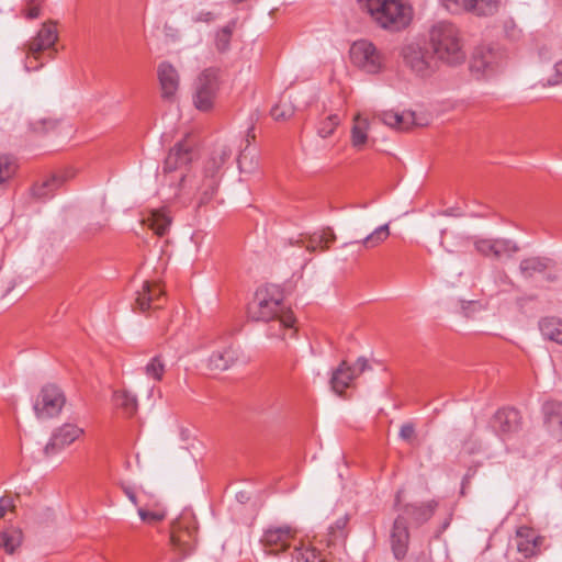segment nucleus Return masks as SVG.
<instances>
[{
    "mask_svg": "<svg viewBox=\"0 0 562 562\" xmlns=\"http://www.w3.org/2000/svg\"><path fill=\"white\" fill-rule=\"evenodd\" d=\"M340 123V120H339V116L337 114H331L329 116H327L321 124H319V127H318V135L322 137V138H327L328 136H330L335 128L339 125Z\"/></svg>",
    "mask_w": 562,
    "mask_h": 562,
    "instance_id": "nucleus-40",
    "label": "nucleus"
},
{
    "mask_svg": "<svg viewBox=\"0 0 562 562\" xmlns=\"http://www.w3.org/2000/svg\"><path fill=\"white\" fill-rule=\"evenodd\" d=\"M158 80L161 89V98L173 101L179 89V74L168 61H162L157 68Z\"/></svg>",
    "mask_w": 562,
    "mask_h": 562,
    "instance_id": "nucleus-19",
    "label": "nucleus"
},
{
    "mask_svg": "<svg viewBox=\"0 0 562 562\" xmlns=\"http://www.w3.org/2000/svg\"><path fill=\"white\" fill-rule=\"evenodd\" d=\"M414 435L415 428L412 424H404L400 429V437L405 441L411 440L414 437Z\"/></svg>",
    "mask_w": 562,
    "mask_h": 562,
    "instance_id": "nucleus-49",
    "label": "nucleus"
},
{
    "mask_svg": "<svg viewBox=\"0 0 562 562\" xmlns=\"http://www.w3.org/2000/svg\"><path fill=\"white\" fill-rule=\"evenodd\" d=\"M196 526L190 515H183L171 525L170 544L172 550L184 558L190 554L196 544Z\"/></svg>",
    "mask_w": 562,
    "mask_h": 562,
    "instance_id": "nucleus-9",
    "label": "nucleus"
},
{
    "mask_svg": "<svg viewBox=\"0 0 562 562\" xmlns=\"http://www.w3.org/2000/svg\"><path fill=\"white\" fill-rule=\"evenodd\" d=\"M143 223L153 229L155 234L164 236L170 227L171 217L166 209L151 210L143 218Z\"/></svg>",
    "mask_w": 562,
    "mask_h": 562,
    "instance_id": "nucleus-26",
    "label": "nucleus"
},
{
    "mask_svg": "<svg viewBox=\"0 0 562 562\" xmlns=\"http://www.w3.org/2000/svg\"><path fill=\"white\" fill-rule=\"evenodd\" d=\"M245 159H246V155L244 153H241L238 158H237V162H238V167L240 169V171H245Z\"/></svg>",
    "mask_w": 562,
    "mask_h": 562,
    "instance_id": "nucleus-54",
    "label": "nucleus"
},
{
    "mask_svg": "<svg viewBox=\"0 0 562 562\" xmlns=\"http://www.w3.org/2000/svg\"><path fill=\"white\" fill-rule=\"evenodd\" d=\"M241 357L240 348L234 344H228L210 356L207 367L211 370L225 371L240 361Z\"/></svg>",
    "mask_w": 562,
    "mask_h": 562,
    "instance_id": "nucleus-20",
    "label": "nucleus"
},
{
    "mask_svg": "<svg viewBox=\"0 0 562 562\" xmlns=\"http://www.w3.org/2000/svg\"><path fill=\"white\" fill-rule=\"evenodd\" d=\"M499 0H468L465 11L480 16L493 15L497 12Z\"/></svg>",
    "mask_w": 562,
    "mask_h": 562,
    "instance_id": "nucleus-33",
    "label": "nucleus"
},
{
    "mask_svg": "<svg viewBox=\"0 0 562 562\" xmlns=\"http://www.w3.org/2000/svg\"><path fill=\"white\" fill-rule=\"evenodd\" d=\"M165 362L160 355L153 357L148 363L143 368L147 378L158 382L161 381L165 373Z\"/></svg>",
    "mask_w": 562,
    "mask_h": 562,
    "instance_id": "nucleus-38",
    "label": "nucleus"
},
{
    "mask_svg": "<svg viewBox=\"0 0 562 562\" xmlns=\"http://www.w3.org/2000/svg\"><path fill=\"white\" fill-rule=\"evenodd\" d=\"M41 14V5L38 3H34V0H27V9L25 10V18L29 20H34L38 18Z\"/></svg>",
    "mask_w": 562,
    "mask_h": 562,
    "instance_id": "nucleus-46",
    "label": "nucleus"
},
{
    "mask_svg": "<svg viewBox=\"0 0 562 562\" xmlns=\"http://www.w3.org/2000/svg\"><path fill=\"white\" fill-rule=\"evenodd\" d=\"M544 425L551 436L557 440H562V403L558 401H547L542 406Z\"/></svg>",
    "mask_w": 562,
    "mask_h": 562,
    "instance_id": "nucleus-22",
    "label": "nucleus"
},
{
    "mask_svg": "<svg viewBox=\"0 0 562 562\" xmlns=\"http://www.w3.org/2000/svg\"><path fill=\"white\" fill-rule=\"evenodd\" d=\"M367 369H369L368 360L363 357L358 358L352 367L349 366L347 361H342L333 372L330 379V386L333 391L341 395L344 391L350 386L352 380Z\"/></svg>",
    "mask_w": 562,
    "mask_h": 562,
    "instance_id": "nucleus-17",
    "label": "nucleus"
},
{
    "mask_svg": "<svg viewBox=\"0 0 562 562\" xmlns=\"http://www.w3.org/2000/svg\"><path fill=\"white\" fill-rule=\"evenodd\" d=\"M270 113L276 121L288 120L293 115L294 106L290 98L282 95L280 101L271 109Z\"/></svg>",
    "mask_w": 562,
    "mask_h": 562,
    "instance_id": "nucleus-39",
    "label": "nucleus"
},
{
    "mask_svg": "<svg viewBox=\"0 0 562 562\" xmlns=\"http://www.w3.org/2000/svg\"><path fill=\"white\" fill-rule=\"evenodd\" d=\"M296 535L297 530L290 525L269 526L260 541L269 554L279 555L297 542Z\"/></svg>",
    "mask_w": 562,
    "mask_h": 562,
    "instance_id": "nucleus-13",
    "label": "nucleus"
},
{
    "mask_svg": "<svg viewBox=\"0 0 562 562\" xmlns=\"http://www.w3.org/2000/svg\"><path fill=\"white\" fill-rule=\"evenodd\" d=\"M34 3H36V0H34Z\"/></svg>",
    "mask_w": 562,
    "mask_h": 562,
    "instance_id": "nucleus-62",
    "label": "nucleus"
},
{
    "mask_svg": "<svg viewBox=\"0 0 562 562\" xmlns=\"http://www.w3.org/2000/svg\"><path fill=\"white\" fill-rule=\"evenodd\" d=\"M539 328L544 338L562 345V319L544 317L540 321Z\"/></svg>",
    "mask_w": 562,
    "mask_h": 562,
    "instance_id": "nucleus-29",
    "label": "nucleus"
},
{
    "mask_svg": "<svg viewBox=\"0 0 562 562\" xmlns=\"http://www.w3.org/2000/svg\"><path fill=\"white\" fill-rule=\"evenodd\" d=\"M58 40L56 23H43L37 34L26 44L24 67L27 71L37 70L46 60L54 58Z\"/></svg>",
    "mask_w": 562,
    "mask_h": 562,
    "instance_id": "nucleus-4",
    "label": "nucleus"
},
{
    "mask_svg": "<svg viewBox=\"0 0 562 562\" xmlns=\"http://www.w3.org/2000/svg\"><path fill=\"white\" fill-rule=\"evenodd\" d=\"M336 236L331 228H326L321 233H314L310 235L306 239L301 240L302 246H304L308 251L314 252L317 249L326 250L329 248V245L335 240Z\"/></svg>",
    "mask_w": 562,
    "mask_h": 562,
    "instance_id": "nucleus-28",
    "label": "nucleus"
},
{
    "mask_svg": "<svg viewBox=\"0 0 562 562\" xmlns=\"http://www.w3.org/2000/svg\"><path fill=\"white\" fill-rule=\"evenodd\" d=\"M42 123H43V125H44V130H45V131H48L49 128H53V127H54V125H55V123H54V122H52V121H43Z\"/></svg>",
    "mask_w": 562,
    "mask_h": 562,
    "instance_id": "nucleus-55",
    "label": "nucleus"
},
{
    "mask_svg": "<svg viewBox=\"0 0 562 562\" xmlns=\"http://www.w3.org/2000/svg\"><path fill=\"white\" fill-rule=\"evenodd\" d=\"M382 29L400 31L408 25L412 11L402 0H358Z\"/></svg>",
    "mask_w": 562,
    "mask_h": 562,
    "instance_id": "nucleus-3",
    "label": "nucleus"
},
{
    "mask_svg": "<svg viewBox=\"0 0 562 562\" xmlns=\"http://www.w3.org/2000/svg\"><path fill=\"white\" fill-rule=\"evenodd\" d=\"M349 53L351 63L367 74H378L383 68L384 58L381 52L367 40L356 41Z\"/></svg>",
    "mask_w": 562,
    "mask_h": 562,
    "instance_id": "nucleus-10",
    "label": "nucleus"
},
{
    "mask_svg": "<svg viewBox=\"0 0 562 562\" xmlns=\"http://www.w3.org/2000/svg\"><path fill=\"white\" fill-rule=\"evenodd\" d=\"M369 121L357 114L351 128V144L357 149H362L368 140Z\"/></svg>",
    "mask_w": 562,
    "mask_h": 562,
    "instance_id": "nucleus-32",
    "label": "nucleus"
},
{
    "mask_svg": "<svg viewBox=\"0 0 562 562\" xmlns=\"http://www.w3.org/2000/svg\"><path fill=\"white\" fill-rule=\"evenodd\" d=\"M82 435L83 429L75 424L66 423L61 425L52 432L48 442L43 449L44 456L50 458L57 454Z\"/></svg>",
    "mask_w": 562,
    "mask_h": 562,
    "instance_id": "nucleus-16",
    "label": "nucleus"
},
{
    "mask_svg": "<svg viewBox=\"0 0 562 562\" xmlns=\"http://www.w3.org/2000/svg\"><path fill=\"white\" fill-rule=\"evenodd\" d=\"M461 310L464 316L469 317L471 313L482 310V304L477 301H462Z\"/></svg>",
    "mask_w": 562,
    "mask_h": 562,
    "instance_id": "nucleus-45",
    "label": "nucleus"
},
{
    "mask_svg": "<svg viewBox=\"0 0 562 562\" xmlns=\"http://www.w3.org/2000/svg\"><path fill=\"white\" fill-rule=\"evenodd\" d=\"M124 493L134 505L138 504L137 496L132 487H124Z\"/></svg>",
    "mask_w": 562,
    "mask_h": 562,
    "instance_id": "nucleus-52",
    "label": "nucleus"
},
{
    "mask_svg": "<svg viewBox=\"0 0 562 562\" xmlns=\"http://www.w3.org/2000/svg\"><path fill=\"white\" fill-rule=\"evenodd\" d=\"M0 501H3L4 512L12 505V501L10 498H0Z\"/></svg>",
    "mask_w": 562,
    "mask_h": 562,
    "instance_id": "nucleus-56",
    "label": "nucleus"
},
{
    "mask_svg": "<svg viewBox=\"0 0 562 562\" xmlns=\"http://www.w3.org/2000/svg\"><path fill=\"white\" fill-rule=\"evenodd\" d=\"M192 20L194 22L210 23L215 20V15H214V13H212L210 11H201V12L196 13V15H194Z\"/></svg>",
    "mask_w": 562,
    "mask_h": 562,
    "instance_id": "nucleus-50",
    "label": "nucleus"
},
{
    "mask_svg": "<svg viewBox=\"0 0 562 562\" xmlns=\"http://www.w3.org/2000/svg\"><path fill=\"white\" fill-rule=\"evenodd\" d=\"M164 291L159 284L145 281L143 288L137 292L135 300L136 306L140 312H145L149 308L161 307L160 301L162 300Z\"/></svg>",
    "mask_w": 562,
    "mask_h": 562,
    "instance_id": "nucleus-23",
    "label": "nucleus"
},
{
    "mask_svg": "<svg viewBox=\"0 0 562 562\" xmlns=\"http://www.w3.org/2000/svg\"><path fill=\"white\" fill-rule=\"evenodd\" d=\"M64 179L60 176H52L41 183L34 184L32 192L38 200H47L54 195V192L63 184Z\"/></svg>",
    "mask_w": 562,
    "mask_h": 562,
    "instance_id": "nucleus-30",
    "label": "nucleus"
},
{
    "mask_svg": "<svg viewBox=\"0 0 562 562\" xmlns=\"http://www.w3.org/2000/svg\"><path fill=\"white\" fill-rule=\"evenodd\" d=\"M65 403L63 391L54 384H47L36 396L33 409L37 418L48 419L58 416Z\"/></svg>",
    "mask_w": 562,
    "mask_h": 562,
    "instance_id": "nucleus-12",
    "label": "nucleus"
},
{
    "mask_svg": "<svg viewBox=\"0 0 562 562\" xmlns=\"http://www.w3.org/2000/svg\"><path fill=\"white\" fill-rule=\"evenodd\" d=\"M429 47L438 63L454 66L462 64L465 59L460 32L450 22L440 21L430 29Z\"/></svg>",
    "mask_w": 562,
    "mask_h": 562,
    "instance_id": "nucleus-2",
    "label": "nucleus"
},
{
    "mask_svg": "<svg viewBox=\"0 0 562 562\" xmlns=\"http://www.w3.org/2000/svg\"><path fill=\"white\" fill-rule=\"evenodd\" d=\"M458 239H459V245L460 246H462V245L468 243V238H465V237L460 236V237H458Z\"/></svg>",
    "mask_w": 562,
    "mask_h": 562,
    "instance_id": "nucleus-61",
    "label": "nucleus"
},
{
    "mask_svg": "<svg viewBox=\"0 0 562 562\" xmlns=\"http://www.w3.org/2000/svg\"><path fill=\"white\" fill-rule=\"evenodd\" d=\"M291 560L292 562H326L321 551L302 540L293 544Z\"/></svg>",
    "mask_w": 562,
    "mask_h": 562,
    "instance_id": "nucleus-27",
    "label": "nucleus"
},
{
    "mask_svg": "<svg viewBox=\"0 0 562 562\" xmlns=\"http://www.w3.org/2000/svg\"><path fill=\"white\" fill-rule=\"evenodd\" d=\"M515 543L517 551L525 558L529 559L540 554L543 537L536 533V531L527 526L517 528L515 535Z\"/></svg>",
    "mask_w": 562,
    "mask_h": 562,
    "instance_id": "nucleus-18",
    "label": "nucleus"
},
{
    "mask_svg": "<svg viewBox=\"0 0 562 562\" xmlns=\"http://www.w3.org/2000/svg\"><path fill=\"white\" fill-rule=\"evenodd\" d=\"M554 68L557 78L554 80H549V85H558L562 81V60L557 63Z\"/></svg>",
    "mask_w": 562,
    "mask_h": 562,
    "instance_id": "nucleus-51",
    "label": "nucleus"
},
{
    "mask_svg": "<svg viewBox=\"0 0 562 562\" xmlns=\"http://www.w3.org/2000/svg\"><path fill=\"white\" fill-rule=\"evenodd\" d=\"M479 254L496 260L510 259L520 250L518 244L510 238H480L474 240Z\"/></svg>",
    "mask_w": 562,
    "mask_h": 562,
    "instance_id": "nucleus-15",
    "label": "nucleus"
},
{
    "mask_svg": "<svg viewBox=\"0 0 562 562\" xmlns=\"http://www.w3.org/2000/svg\"><path fill=\"white\" fill-rule=\"evenodd\" d=\"M291 311L283 303V293L277 285L259 288L248 308L249 317L255 322H267Z\"/></svg>",
    "mask_w": 562,
    "mask_h": 562,
    "instance_id": "nucleus-5",
    "label": "nucleus"
},
{
    "mask_svg": "<svg viewBox=\"0 0 562 562\" xmlns=\"http://www.w3.org/2000/svg\"><path fill=\"white\" fill-rule=\"evenodd\" d=\"M268 324L267 327V337L268 338H279L284 339L286 334L290 333L293 335L295 318L293 316L292 311H289L278 317H274L271 321L266 322Z\"/></svg>",
    "mask_w": 562,
    "mask_h": 562,
    "instance_id": "nucleus-24",
    "label": "nucleus"
},
{
    "mask_svg": "<svg viewBox=\"0 0 562 562\" xmlns=\"http://www.w3.org/2000/svg\"><path fill=\"white\" fill-rule=\"evenodd\" d=\"M491 425L499 436L514 434L520 427V414L515 408L499 409L494 415Z\"/></svg>",
    "mask_w": 562,
    "mask_h": 562,
    "instance_id": "nucleus-21",
    "label": "nucleus"
},
{
    "mask_svg": "<svg viewBox=\"0 0 562 562\" xmlns=\"http://www.w3.org/2000/svg\"><path fill=\"white\" fill-rule=\"evenodd\" d=\"M396 114L397 112H394V111H386V112H383L381 115H380V119L382 121L383 124L394 128V125H396Z\"/></svg>",
    "mask_w": 562,
    "mask_h": 562,
    "instance_id": "nucleus-48",
    "label": "nucleus"
},
{
    "mask_svg": "<svg viewBox=\"0 0 562 562\" xmlns=\"http://www.w3.org/2000/svg\"><path fill=\"white\" fill-rule=\"evenodd\" d=\"M437 502L412 503L398 508L402 513L396 517L391 532V547L394 558L403 560L407 553L409 542V531L407 520L420 526L428 521L437 507Z\"/></svg>",
    "mask_w": 562,
    "mask_h": 562,
    "instance_id": "nucleus-1",
    "label": "nucleus"
},
{
    "mask_svg": "<svg viewBox=\"0 0 562 562\" xmlns=\"http://www.w3.org/2000/svg\"><path fill=\"white\" fill-rule=\"evenodd\" d=\"M196 157V140L191 135H186L177 142L169 150L162 164V172L181 170L193 161Z\"/></svg>",
    "mask_w": 562,
    "mask_h": 562,
    "instance_id": "nucleus-11",
    "label": "nucleus"
},
{
    "mask_svg": "<svg viewBox=\"0 0 562 562\" xmlns=\"http://www.w3.org/2000/svg\"><path fill=\"white\" fill-rule=\"evenodd\" d=\"M114 402L130 416L135 414L138 407L136 395L126 390L116 391L114 393Z\"/></svg>",
    "mask_w": 562,
    "mask_h": 562,
    "instance_id": "nucleus-34",
    "label": "nucleus"
},
{
    "mask_svg": "<svg viewBox=\"0 0 562 562\" xmlns=\"http://www.w3.org/2000/svg\"><path fill=\"white\" fill-rule=\"evenodd\" d=\"M395 120L397 122H396V125H394V128L398 130V131H406L413 124L414 113H412V112L398 113L397 112Z\"/></svg>",
    "mask_w": 562,
    "mask_h": 562,
    "instance_id": "nucleus-42",
    "label": "nucleus"
},
{
    "mask_svg": "<svg viewBox=\"0 0 562 562\" xmlns=\"http://www.w3.org/2000/svg\"><path fill=\"white\" fill-rule=\"evenodd\" d=\"M4 516V504L3 501H0V518Z\"/></svg>",
    "mask_w": 562,
    "mask_h": 562,
    "instance_id": "nucleus-60",
    "label": "nucleus"
},
{
    "mask_svg": "<svg viewBox=\"0 0 562 562\" xmlns=\"http://www.w3.org/2000/svg\"><path fill=\"white\" fill-rule=\"evenodd\" d=\"M235 22H229L215 33V47L218 53H226L229 49Z\"/></svg>",
    "mask_w": 562,
    "mask_h": 562,
    "instance_id": "nucleus-37",
    "label": "nucleus"
},
{
    "mask_svg": "<svg viewBox=\"0 0 562 562\" xmlns=\"http://www.w3.org/2000/svg\"><path fill=\"white\" fill-rule=\"evenodd\" d=\"M348 516L339 517L328 529L329 542L336 541L339 538H345V529L348 524Z\"/></svg>",
    "mask_w": 562,
    "mask_h": 562,
    "instance_id": "nucleus-41",
    "label": "nucleus"
},
{
    "mask_svg": "<svg viewBox=\"0 0 562 562\" xmlns=\"http://www.w3.org/2000/svg\"><path fill=\"white\" fill-rule=\"evenodd\" d=\"M390 236V228L387 224L381 225L376 227L371 234L366 236L363 239L357 241V244H361L364 248H374L384 241Z\"/></svg>",
    "mask_w": 562,
    "mask_h": 562,
    "instance_id": "nucleus-36",
    "label": "nucleus"
},
{
    "mask_svg": "<svg viewBox=\"0 0 562 562\" xmlns=\"http://www.w3.org/2000/svg\"><path fill=\"white\" fill-rule=\"evenodd\" d=\"M497 283L501 286L502 291H507L509 288L514 285L510 278L504 271L497 272Z\"/></svg>",
    "mask_w": 562,
    "mask_h": 562,
    "instance_id": "nucleus-47",
    "label": "nucleus"
},
{
    "mask_svg": "<svg viewBox=\"0 0 562 562\" xmlns=\"http://www.w3.org/2000/svg\"><path fill=\"white\" fill-rule=\"evenodd\" d=\"M138 515L140 519L145 522L160 521L165 518V515L162 513L149 512L142 507L138 508Z\"/></svg>",
    "mask_w": 562,
    "mask_h": 562,
    "instance_id": "nucleus-44",
    "label": "nucleus"
},
{
    "mask_svg": "<svg viewBox=\"0 0 562 562\" xmlns=\"http://www.w3.org/2000/svg\"><path fill=\"white\" fill-rule=\"evenodd\" d=\"M553 261L547 257L532 256L524 258L519 263V272L526 278H532L536 274L543 273L552 267Z\"/></svg>",
    "mask_w": 562,
    "mask_h": 562,
    "instance_id": "nucleus-25",
    "label": "nucleus"
},
{
    "mask_svg": "<svg viewBox=\"0 0 562 562\" xmlns=\"http://www.w3.org/2000/svg\"><path fill=\"white\" fill-rule=\"evenodd\" d=\"M468 0H442V5L450 13H459L465 10Z\"/></svg>",
    "mask_w": 562,
    "mask_h": 562,
    "instance_id": "nucleus-43",
    "label": "nucleus"
},
{
    "mask_svg": "<svg viewBox=\"0 0 562 562\" xmlns=\"http://www.w3.org/2000/svg\"><path fill=\"white\" fill-rule=\"evenodd\" d=\"M401 496H402V491H398L395 495V506H400L401 504Z\"/></svg>",
    "mask_w": 562,
    "mask_h": 562,
    "instance_id": "nucleus-58",
    "label": "nucleus"
},
{
    "mask_svg": "<svg viewBox=\"0 0 562 562\" xmlns=\"http://www.w3.org/2000/svg\"><path fill=\"white\" fill-rule=\"evenodd\" d=\"M187 181V177L183 175V173H180V182H179V186H184Z\"/></svg>",
    "mask_w": 562,
    "mask_h": 562,
    "instance_id": "nucleus-59",
    "label": "nucleus"
},
{
    "mask_svg": "<svg viewBox=\"0 0 562 562\" xmlns=\"http://www.w3.org/2000/svg\"><path fill=\"white\" fill-rule=\"evenodd\" d=\"M18 170L16 159L10 155H0V189L8 183Z\"/></svg>",
    "mask_w": 562,
    "mask_h": 562,
    "instance_id": "nucleus-35",
    "label": "nucleus"
},
{
    "mask_svg": "<svg viewBox=\"0 0 562 562\" xmlns=\"http://www.w3.org/2000/svg\"><path fill=\"white\" fill-rule=\"evenodd\" d=\"M447 236H448V232L446 229L442 231L441 232V245L447 249V251L453 252L454 251L453 249L446 246Z\"/></svg>",
    "mask_w": 562,
    "mask_h": 562,
    "instance_id": "nucleus-53",
    "label": "nucleus"
},
{
    "mask_svg": "<svg viewBox=\"0 0 562 562\" xmlns=\"http://www.w3.org/2000/svg\"><path fill=\"white\" fill-rule=\"evenodd\" d=\"M445 215L447 216H457L458 214L454 212L453 209H448L443 212Z\"/></svg>",
    "mask_w": 562,
    "mask_h": 562,
    "instance_id": "nucleus-57",
    "label": "nucleus"
},
{
    "mask_svg": "<svg viewBox=\"0 0 562 562\" xmlns=\"http://www.w3.org/2000/svg\"><path fill=\"white\" fill-rule=\"evenodd\" d=\"M221 87L220 70L206 68L200 72L193 83V104L200 111L213 109Z\"/></svg>",
    "mask_w": 562,
    "mask_h": 562,
    "instance_id": "nucleus-7",
    "label": "nucleus"
},
{
    "mask_svg": "<svg viewBox=\"0 0 562 562\" xmlns=\"http://www.w3.org/2000/svg\"><path fill=\"white\" fill-rule=\"evenodd\" d=\"M401 56L405 67L419 78H429L438 70L439 63L430 47L409 43L402 47Z\"/></svg>",
    "mask_w": 562,
    "mask_h": 562,
    "instance_id": "nucleus-6",
    "label": "nucleus"
},
{
    "mask_svg": "<svg viewBox=\"0 0 562 562\" xmlns=\"http://www.w3.org/2000/svg\"><path fill=\"white\" fill-rule=\"evenodd\" d=\"M22 540L21 529L15 527L7 528L0 532V549H3L8 554H13L21 546Z\"/></svg>",
    "mask_w": 562,
    "mask_h": 562,
    "instance_id": "nucleus-31",
    "label": "nucleus"
},
{
    "mask_svg": "<svg viewBox=\"0 0 562 562\" xmlns=\"http://www.w3.org/2000/svg\"><path fill=\"white\" fill-rule=\"evenodd\" d=\"M505 64L504 54L492 47H477L471 60V71L477 77H490L499 71Z\"/></svg>",
    "mask_w": 562,
    "mask_h": 562,
    "instance_id": "nucleus-14",
    "label": "nucleus"
},
{
    "mask_svg": "<svg viewBox=\"0 0 562 562\" xmlns=\"http://www.w3.org/2000/svg\"><path fill=\"white\" fill-rule=\"evenodd\" d=\"M231 155V148L222 145L213 151L207 160L202 183L196 189L200 194V204L209 202L216 192L220 181L218 172Z\"/></svg>",
    "mask_w": 562,
    "mask_h": 562,
    "instance_id": "nucleus-8",
    "label": "nucleus"
}]
</instances>
